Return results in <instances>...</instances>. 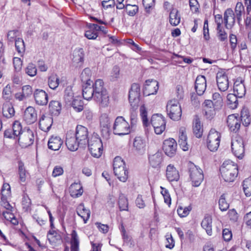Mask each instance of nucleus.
<instances>
[{"label":"nucleus","instance_id":"1","mask_svg":"<svg viewBox=\"0 0 251 251\" xmlns=\"http://www.w3.org/2000/svg\"><path fill=\"white\" fill-rule=\"evenodd\" d=\"M94 100L99 102L103 107L108 105L109 96L106 90L103 87V82L101 79H97L95 83L92 82Z\"/></svg>","mask_w":251,"mask_h":251},{"label":"nucleus","instance_id":"2","mask_svg":"<svg viewBox=\"0 0 251 251\" xmlns=\"http://www.w3.org/2000/svg\"><path fill=\"white\" fill-rule=\"evenodd\" d=\"M220 170L222 177L226 182H233L238 174L237 164L230 160L225 161Z\"/></svg>","mask_w":251,"mask_h":251},{"label":"nucleus","instance_id":"3","mask_svg":"<svg viewBox=\"0 0 251 251\" xmlns=\"http://www.w3.org/2000/svg\"><path fill=\"white\" fill-rule=\"evenodd\" d=\"M113 166L114 173L118 178L121 181H126L128 177V171L122 158L116 157L113 161Z\"/></svg>","mask_w":251,"mask_h":251},{"label":"nucleus","instance_id":"4","mask_svg":"<svg viewBox=\"0 0 251 251\" xmlns=\"http://www.w3.org/2000/svg\"><path fill=\"white\" fill-rule=\"evenodd\" d=\"M131 128V126L123 117L118 116L116 118L113 125V133L120 136L127 135L130 132Z\"/></svg>","mask_w":251,"mask_h":251},{"label":"nucleus","instance_id":"5","mask_svg":"<svg viewBox=\"0 0 251 251\" xmlns=\"http://www.w3.org/2000/svg\"><path fill=\"white\" fill-rule=\"evenodd\" d=\"M89 150L92 155L96 158L101 156L103 151V146L101 139L97 134H94L87 142Z\"/></svg>","mask_w":251,"mask_h":251},{"label":"nucleus","instance_id":"6","mask_svg":"<svg viewBox=\"0 0 251 251\" xmlns=\"http://www.w3.org/2000/svg\"><path fill=\"white\" fill-rule=\"evenodd\" d=\"M167 111L171 119L178 121L180 119L182 114L181 108L179 102L176 99L172 100L168 102Z\"/></svg>","mask_w":251,"mask_h":251},{"label":"nucleus","instance_id":"7","mask_svg":"<svg viewBox=\"0 0 251 251\" xmlns=\"http://www.w3.org/2000/svg\"><path fill=\"white\" fill-rule=\"evenodd\" d=\"M231 148L233 154L238 158H242L245 153V145L243 139L239 136L233 138L231 142Z\"/></svg>","mask_w":251,"mask_h":251},{"label":"nucleus","instance_id":"8","mask_svg":"<svg viewBox=\"0 0 251 251\" xmlns=\"http://www.w3.org/2000/svg\"><path fill=\"white\" fill-rule=\"evenodd\" d=\"M221 134L215 129H211L208 135L207 146L211 151H216L220 145Z\"/></svg>","mask_w":251,"mask_h":251},{"label":"nucleus","instance_id":"9","mask_svg":"<svg viewBox=\"0 0 251 251\" xmlns=\"http://www.w3.org/2000/svg\"><path fill=\"white\" fill-rule=\"evenodd\" d=\"M151 124L157 134H161L166 128V121L162 115L156 114L152 116Z\"/></svg>","mask_w":251,"mask_h":251},{"label":"nucleus","instance_id":"10","mask_svg":"<svg viewBox=\"0 0 251 251\" xmlns=\"http://www.w3.org/2000/svg\"><path fill=\"white\" fill-rule=\"evenodd\" d=\"M34 140L33 132L29 128L24 129L18 137V142L22 148H26L32 145Z\"/></svg>","mask_w":251,"mask_h":251},{"label":"nucleus","instance_id":"11","mask_svg":"<svg viewBox=\"0 0 251 251\" xmlns=\"http://www.w3.org/2000/svg\"><path fill=\"white\" fill-rule=\"evenodd\" d=\"M190 178L192 185L198 187L203 180V174L202 170L198 166H194L190 169Z\"/></svg>","mask_w":251,"mask_h":251},{"label":"nucleus","instance_id":"12","mask_svg":"<svg viewBox=\"0 0 251 251\" xmlns=\"http://www.w3.org/2000/svg\"><path fill=\"white\" fill-rule=\"evenodd\" d=\"M140 96V87L138 84H132L129 91L128 99L131 105L134 107H137L139 102Z\"/></svg>","mask_w":251,"mask_h":251},{"label":"nucleus","instance_id":"13","mask_svg":"<svg viewBox=\"0 0 251 251\" xmlns=\"http://www.w3.org/2000/svg\"><path fill=\"white\" fill-rule=\"evenodd\" d=\"M88 131L86 127L78 125L76 127L75 137L80 143V146L85 147L89 141L88 139Z\"/></svg>","mask_w":251,"mask_h":251},{"label":"nucleus","instance_id":"14","mask_svg":"<svg viewBox=\"0 0 251 251\" xmlns=\"http://www.w3.org/2000/svg\"><path fill=\"white\" fill-rule=\"evenodd\" d=\"M177 144L173 138L165 140L163 142V150L169 156H173L176 151Z\"/></svg>","mask_w":251,"mask_h":251},{"label":"nucleus","instance_id":"15","mask_svg":"<svg viewBox=\"0 0 251 251\" xmlns=\"http://www.w3.org/2000/svg\"><path fill=\"white\" fill-rule=\"evenodd\" d=\"M236 16L231 8H227L224 14V23L227 29H231L235 24Z\"/></svg>","mask_w":251,"mask_h":251},{"label":"nucleus","instance_id":"16","mask_svg":"<svg viewBox=\"0 0 251 251\" xmlns=\"http://www.w3.org/2000/svg\"><path fill=\"white\" fill-rule=\"evenodd\" d=\"M158 89V83L155 80H148L146 81L143 94L146 96L155 94Z\"/></svg>","mask_w":251,"mask_h":251},{"label":"nucleus","instance_id":"17","mask_svg":"<svg viewBox=\"0 0 251 251\" xmlns=\"http://www.w3.org/2000/svg\"><path fill=\"white\" fill-rule=\"evenodd\" d=\"M227 125L231 131L236 133L241 126L240 119L235 114L230 115L227 118Z\"/></svg>","mask_w":251,"mask_h":251},{"label":"nucleus","instance_id":"18","mask_svg":"<svg viewBox=\"0 0 251 251\" xmlns=\"http://www.w3.org/2000/svg\"><path fill=\"white\" fill-rule=\"evenodd\" d=\"M34 100L39 105H46L48 102V95L44 90L36 89L33 93Z\"/></svg>","mask_w":251,"mask_h":251},{"label":"nucleus","instance_id":"19","mask_svg":"<svg viewBox=\"0 0 251 251\" xmlns=\"http://www.w3.org/2000/svg\"><path fill=\"white\" fill-rule=\"evenodd\" d=\"M217 83L219 89L225 92L229 87L228 79L227 75L222 72H218L216 76Z\"/></svg>","mask_w":251,"mask_h":251},{"label":"nucleus","instance_id":"20","mask_svg":"<svg viewBox=\"0 0 251 251\" xmlns=\"http://www.w3.org/2000/svg\"><path fill=\"white\" fill-rule=\"evenodd\" d=\"M66 145L71 151H75L77 150L80 143H79L74 134L68 133L66 135Z\"/></svg>","mask_w":251,"mask_h":251},{"label":"nucleus","instance_id":"21","mask_svg":"<svg viewBox=\"0 0 251 251\" xmlns=\"http://www.w3.org/2000/svg\"><path fill=\"white\" fill-rule=\"evenodd\" d=\"M23 118L28 125L34 123L37 120V113L35 109L31 106L26 108L25 111Z\"/></svg>","mask_w":251,"mask_h":251},{"label":"nucleus","instance_id":"22","mask_svg":"<svg viewBox=\"0 0 251 251\" xmlns=\"http://www.w3.org/2000/svg\"><path fill=\"white\" fill-rule=\"evenodd\" d=\"M146 143L141 137H136L133 142V149L137 154H142L146 151Z\"/></svg>","mask_w":251,"mask_h":251},{"label":"nucleus","instance_id":"23","mask_svg":"<svg viewBox=\"0 0 251 251\" xmlns=\"http://www.w3.org/2000/svg\"><path fill=\"white\" fill-rule=\"evenodd\" d=\"M195 88L199 95H202L204 93L206 88V80L203 75H199L197 77Z\"/></svg>","mask_w":251,"mask_h":251},{"label":"nucleus","instance_id":"24","mask_svg":"<svg viewBox=\"0 0 251 251\" xmlns=\"http://www.w3.org/2000/svg\"><path fill=\"white\" fill-rule=\"evenodd\" d=\"M52 123V117L43 115L39 120V128L45 132H48L50 129Z\"/></svg>","mask_w":251,"mask_h":251},{"label":"nucleus","instance_id":"25","mask_svg":"<svg viewBox=\"0 0 251 251\" xmlns=\"http://www.w3.org/2000/svg\"><path fill=\"white\" fill-rule=\"evenodd\" d=\"M166 175L168 180L170 181H177L179 178L178 171L172 164L167 166Z\"/></svg>","mask_w":251,"mask_h":251},{"label":"nucleus","instance_id":"26","mask_svg":"<svg viewBox=\"0 0 251 251\" xmlns=\"http://www.w3.org/2000/svg\"><path fill=\"white\" fill-rule=\"evenodd\" d=\"M63 141L58 136H52L49 140L48 145L50 149L53 151H58L63 144Z\"/></svg>","mask_w":251,"mask_h":251},{"label":"nucleus","instance_id":"27","mask_svg":"<svg viewBox=\"0 0 251 251\" xmlns=\"http://www.w3.org/2000/svg\"><path fill=\"white\" fill-rule=\"evenodd\" d=\"M82 96L84 99L88 100L92 98L94 99L92 82H88L84 84L83 86Z\"/></svg>","mask_w":251,"mask_h":251},{"label":"nucleus","instance_id":"28","mask_svg":"<svg viewBox=\"0 0 251 251\" xmlns=\"http://www.w3.org/2000/svg\"><path fill=\"white\" fill-rule=\"evenodd\" d=\"M187 138L186 134L185 128L184 127H181L179 129L178 144L180 147L184 151H188L189 149V146L187 142Z\"/></svg>","mask_w":251,"mask_h":251},{"label":"nucleus","instance_id":"29","mask_svg":"<svg viewBox=\"0 0 251 251\" xmlns=\"http://www.w3.org/2000/svg\"><path fill=\"white\" fill-rule=\"evenodd\" d=\"M233 91L238 97L242 98L246 93V88L243 81L236 80L233 85Z\"/></svg>","mask_w":251,"mask_h":251},{"label":"nucleus","instance_id":"30","mask_svg":"<svg viewBox=\"0 0 251 251\" xmlns=\"http://www.w3.org/2000/svg\"><path fill=\"white\" fill-rule=\"evenodd\" d=\"M193 131L195 135L197 138L201 137L203 132L202 126L200 118L196 116L193 122Z\"/></svg>","mask_w":251,"mask_h":251},{"label":"nucleus","instance_id":"31","mask_svg":"<svg viewBox=\"0 0 251 251\" xmlns=\"http://www.w3.org/2000/svg\"><path fill=\"white\" fill-rule=\"evenodd\" d=\"M212 219L210 215L206 214L201 223L202 227L204 229L209 235H211L212 233Z\"/></svg>","mask_w":251,"mask_h":251},{"label":"nucleus","instance_id":"32","mask_svg":"<svg viewBox=\"0 0 251 251\" xmlns=\"http://www.w3.org/2000/svg\"><path fill=\"white\" fill-rule=\"evenodd\" d=\"M76 213L78 216L83 219L84 223H86L90 217V211L86 209L83 203L80 204L76 208Z\"/></svg>","mask_w":251,"mask_h":251},{"label":"nucleus","instance_id":"33","mask_svg":"<svg viewBox=\"0 0 251 251\" xmlns=\"http://www.w3.org/2000/svg\"><path fill=\"white\" fill-rule=\"evenodd\" d=\"M69 190L71 196L74 198L78 197L83 193L82 187L79 183L72 184L70 186Z\"/></svg>","mask_w":251,"mask_h":251},{"label":"nucleus","instance_id":"34","mask_svg":"<svg viewBox=\"0 0 251 251\" xmlns=\"http://www.w3.org/2000/svg\"><path fill=\"white\" fill-rule=\"evenodd\" d=\"M149 160L150 164L152 167L156 168L159 166L162 160L161 153L157 151L152 155H150Z\"/></svg>","mask_w":251,"mask_h":251},{"label":"nucleus","instance_id":"35","mask_svg":"<svg viewBox=\"0 0 251 251\" xmlns=\"http://www.w3.org/2000/svg\"><path fill=\"white\" fill-rule=\"evenodd\" d=\"M49 109L52 115L58 116L61 110V103L56 100H51L49 103Z\"/></svg>","mask_w":251,"mask_h":251},{"label":"nucleus","instance_id":"36","mask_svg":"<svg viewBox=\"0 0 251 251\" xmlns=\"http://www.w3.org/2000/svg\"><path fill=\"white\" fill-rule=\"evenodd\" d=\"M79 240L76 231L73 230L71 233V251H79Z\"/></svg>","mask_w":251,"mask_h":251},{"label":"nucleus","instance_id":"37","mask_svg":"<svg viewBox=\"0 0 251 251\" xmlns=\"http://www.w3.org/2000/svg\"><path fill=\"white\" fill-rule=\"evenodd\" d=\"M169 22L173 26H176L180 21V16L178 14V11L176 9H173L170 13Z\"/></svg>","mask_w":251,"mask_h":251},{"label":"nucleus","instance_id":"38","mask_svg":"<svg viewBox=\"0 0 251 251\" xmlns=\"http://www.w3.org/2000/svg\"><path fill=\"white\" fill-rule=\"evenodd\" d=\"M2 114L3 115L7 118H10L14 116L15 110L11 103H6L3 104Z\"/></svg>","mask_w":251,"mask_h":251},{"label":"nucleus","instance_id":"39","mask_svg":"<svg viewBox=\"0 0 251 251\" xmlns=\"http://www.w3.org/2000/svg\"><path fill=\"white\" fill-rule=\"evenodd\" d=\"M84 52L82 49H75L73 52V61L76 64L81 63L83 61Z\"/></svg>","mask_w":251,"mask_h":251},{"label":"nucleus","instance_id":"40","mask_svg":"<svg viewBox=\"0 0 251 251\" xmlns=\"http://www.w3.org/2000/svg\"><path fill=\"white\" fill-rule=\"evenodd\" d=\"M215 110L220 109L223 106V99L219 93H214L212 95V100Z\"/></svg>","mask_w":251,"mask_h":251},{"label":"nucleus","instance_id":"41","mask_svg":"<svg viewBox=\"0 0 251 251\" xmlns=\"http://www.w3.org/2000/svg\"><path fill=\"white\" fill-rule=\"evenodd\" d=\"M237 97L235 94H229L227 95V104L230 108L234 109L237 108L238 104Z\"/></svg>","mask_w":251,"mask_h":251},{"label":"nucleus","instance_id":"42","mask_svg":"<svg viewBox=\"0 0 251 251\" xmlns=\"http://www.w3.org/2000/svg\"><path fill=\"white\" fill-rule=\"evenodd\" d=\"M241 120L244 126H249L251 122V118L249 114V110L247 109L244 108L241 111Z\"/></svg>","mask_w":251,"mask_h":251},{"label":"nucleus","instance_id":"43","mask_svg":"<svg viewBox=\"0 0 251 251\" xmlns=\"http://www.w3.org/2000/svg\"><path fill=\"white\" fill-rule=\"evenodd\" d=\"M244 13V6L241 2H238L236 3L235 8V15L236 17L237 22L239 24L242 20V14Z\"/></svg>","mask_w":251,"mask_h":251},{"label":"nucleus","instance_id":"44","mask_svg":"<svg viewBox=\"0 0 251 251\" xmlns=\"http://www.w3.org/2000/svg\"><path fill=\"white\" fill-rule=\"evenodd\" d=\"M69 105H71L76 112H80L83 109V102L79 97H75V99Z\"/></svg>","mask_w":251,"mask_h":251},{"label":"nucleus","instance_id":"45","mask_svg":"<svg viewBox=\"0 0 251 251\" xmlns=\"http://www.w3.org/2000/svg\"><path fill=\"white\" fill-rule=\"evenodd\" d=\"M59 84V78L56 74L51 75L48 78V85L50 89H55Z\"/></svg>","mask_w":251,"mask_h":251},{"label":"nucleus","instance_id":"46","mask_svg":"<svg viewBox=\"0 0 251 251\" xmlns=\"http://www.w3.org/2000/svg\"><path fill=\"white\" fill-rule=\"evenodd\" d=\"M18 174L20 181L25 182L26 180L27 173L25 169L24 163L21 161L18 163Z\"/></svg>","mask_w":251,"mask_h":251},{"label":"nucleus","instance_id":"47","mask_svg":"<svg viewBox=\"0 0 251 251\" xmlns=\"http://www.w3.org/2000/svg\"><path fill=\"white\" fill-rule=\"evenodd\" d=\"M47 237L49 242L52 244L55 243L61 239L60 236L54 229L50 230L48 232Z\"/></svg>","mask_w":251,"mask_h":251},{"label":"nucleus","instance_id":"48","mask_svg":"<svg viewBox=\"0 0 251 251\" xmlns=\"http://www.w3.org/2000/svg\"><path fill=\"white\" fill-rule=\"evenodd\" d=\"M126 10L130 16H134L138 12V7L135 4H130L126 1Z\"/></svg>","mask_w":251,"mask_h":251},{"label":"nucleus","instance_id":"49","mask_svg":"<svg viewBox=\"0 0 251 251\" xmlns=\"http://www.w3.org/2000/svg\"><path fill=\"white\" fill-rule=\"evenodd\" d=\"M15 48L20 54H23L25 51V46L22 38L18 37L15 41Z\"/></svg>","mask_w":251,"mask_h":251},{"label":"nucleus","instance_id":"50","mask_svg":"<svg viewBox=\"0 0 251 251\" xmlns=\"http://www.w3.org/2000/svg\"><path fill=\"white\" fill-rule=\"evenodd\" d=\"M243 190L245 195L249 197L251 195V178H248L243 183Z\"/></svg>","mask_w":251,"mask_h":251},{"label":"nucleus","instance_id":"51","mask_svg":"<svg viewBox=\"0 0 251 251\" xmlns=\"http://www.w3.org/2000/svg\"><path fill=\"white\" fill-rule=\"evenodd\" d=\"M75 97L74 96V93L72 89L70 88H67L65 91L64 100L67 104H70L72 102L73 100L75 99Z\"/></svg>","mask_w":251,"mask_h":251},{"label":"nucleus","instance_id":"52","mask_svg":"<svg viewBox=\"0 0 251 251\" xmlns=\"http://www.w3.org/2000/svg\"><path fill=\"white\" fill-rule=\"evenodd\" d=\"M91 75V71L89 68L84 69L80 75L81 80L84 82H93L90 79Z\"/></svg>","mask_w":251,"mask_h":251},{"label":"nucleus","instance_id":"53","mask_svg":"<svg viewBox=\"0 0 251 251\" xmlns=\"http://www.w3.org/2000/svg\"><path fill=\"white\" fill-rule=\"evenodd\" d=\"M37 68L33 63L28 64L25 69V73L30 76H34L37 74Z\"/></svg>","mask_w":251,"mask_h":251},{"label":"nucleus","instance_id":"54","mask_svg":"<svg viewBox=\"0 0 251 251\" xmlns=\"http://www.w3.org/2000/svg\"><path fill=\"white\" fill-rule=\"evenodd\" d=\"M219 208L221 211H226L229 207V204L226 201V195H222L219 200Z\"/></svg>","mask_w":251,"mask_h":251},{"label":"nucleus","instance_id":"55","mask_svg":"<svg viewBox=\"0 0 251 251\" xmlns=\"http://www.w3.org/2000/svg\"><path fill=\"white\" fill-rule=\"evenodd\" d=\"M10 197V196H1L0 204L6 210L11 211L13 207L8 201Z\"/></svg>","mask_w":251,"mask_h":251},{"label":"nucleus","instance_id":"56","mask_svg":"<svg viewBox=\"0 0 251 251\" xmlns=\"http://www.w3.org/2000/svg\"><path fill=\"white\" fill-rule=\"evenodd\" d=\"M119 206L120 210H127L128 201L127 199L123 195L119 197Z\"/></svg>","mask_w":251,"mask_h":251},{"label":"nucleus","instance_id":"57","mask_svg":"<svg viewBox=\"0 0 251 251\" xmlns=\"http://www.w3.org/2000/svg\"><path fill=\"white\" fill-rule=\"evenodd\" d=\"M191 210V207L190 206L184 207L179 206L177 208V212L180 217H185L189 214Z\"/></svg>","mask_w":251,"mask_h":251},{"label":"nucleus","instance_id":"58","mask_svg":"<svg viewBox=\"0 0 251 251\" xmlns=\"http://www.w3.org/2000/svg\"><path fill=\"white\" fill-rule=\"evenodd\" d=\"M13 131L14 134L17 137H19L20 136L21 133L23 131L22 130V126L21 123L19 121H15L12 126Z\"/></svg>","mask_w":251,"mask_h":251},{"label":"nucleus","instance_id":"59","mask_svg":"<svg viewBox=\"0 0 251 251\" xmlns=\"http://www.w3.org/2000/svg\"><path fill=\"white\" fill-rule=\"evenodd\" d=\"M137 107H133L130 110V126L132 127L134 125H136L137 121V112L134 109H136Z\"/></svg>","mask_w":251,"mask_h":251},{"label":"nucleus","instance_id":"60","mask_svg":"<svg viewBox=\"0 0 251 251\" xmlns=\"http://www.w3.org/2000/svg\"><path fill=\"white\" fill-rule=\"evenodd\" d=\"M1 196H11V188L10 185L7 183L3 184L1 190Z\"/></svg>","mask_w":251,"mask_h":251},{"label":"nucleus","instance_id":"61","mask_svg":"<svg viewBox=\"0 0 251 251\" xmlns=\"http://www.w3.org/2000/svg\"><path fill=\"white\" fill-rule=\"evenodd\" d=\"M161 189H162L161 193L164 197V202L166 204L170 205L171 203V199L168 190L162 187H161Z\"/></svg>","mask_w":251,"mask_h":251},{"label":"nucleus","instance_id":"62","mask_svg":"<svg viewBox=\"0 0 251 251\" xmlns=\"http://www.w3.org/2000/svg\"><path fill=\"white\" fill-rule=\"evenodd\" d=\"M140 115L142 119L143 125L148 126L150 123L147 117V112L144 106L140 108Z\"/></svg>","mask_w":251,"mask_h":251},{"label":"nucleus","instance_id":"63","mask_svg":"<svg viewBox=\"0 0 251 251\" xmlns=\"http://www.w3.org/2000/svg\"><path fill=\"white\" fill-rule=\"evenodd\" d=\"M4 218L8 221H10L14 225H17L18 224L17 220L15 218L14 216L10 212H2Z\"/></svg>","mask_w":251,"mask_h":251},{"label":"nucleus","instance_id":"64","mask_svg":"<svg viewBox=\"0 0 251 251\" xmlns=\"http://www.w3.org/2000/svg\"><path fill=\"white\" fill-rule=\"evenodd\" d=\"M19 35V32L18 30H11L8 32L7 36L8 41L13 42L16 41Z\"/></svg>","mask_w":251,"mask_h":251}]
</instances>
